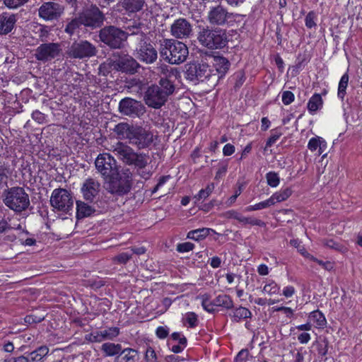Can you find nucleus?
Listing matches in <instances>:
<instances>
[{"instance_id": "obj_1", "label": "nucleus", "mask_w": 362, "mask_h": 362, "mask_svg": "<svg viewBox=\"0 0 362 362\" xmlns=\"http://www.w3.org/2000/svg\"><path fill=\"white\" fill-rule=\"evenodd\" d=\"M159 53L162 59L170 64H180L188 57L187 45L174 39H164L160 44Z\"/></svg>"}, {"instance_id": "obj_2", "label": "nucleus", "mask_w": 362, "mask_h": 362, "mask_svg": "<svg viewBox=\"0 0 362 362\" xmlns=\"http://www.w3.org/2000/svg\"><path fill=\"white\" fill-rule=\"evenodd\" d=\"M197 40L200 45L209 49L225 47L228 42L226 30L209 26L199 27Z\"/></svg>"}, {"instance_id": "obj_3", "label": "nucleus", "mask_w": 362, "mask_h": 362, "mask_svg": "<svg viewBox=\"0 0 362 362\" xmlns=\"http://www.w3.org/2000/svg\"><path fill=\"white\" fill-rule=\"evenodd\" d=\"M3 202L6 206L16 214H21L26 211L30 205L29 194L21 187L5 189L3 194Z\"/></svg>"}, {"instance_id": "obj_4", "label": "nucleus", "mask_w": 362, "mask_h": 362, "mask_svg": "<svg viewBox=\"0 0 362 362\" xmlns=\"http://www.w3.org/2000/svg\"><path fill=\"white\" fill-rule=\"evenodd\" d=\"M105 182L112 194L122 196L127 194L132 188V174L128 168L118 170Z\"/></svg>"}, {"instance_id": "obj_5", "label": "nucleus", "mask_w": 362, "mask_h": 362, "mask_svg": "<svg viewBox=\"0 0 362 362\" xmlns=\"http://www.w3.org/2000/svg\"><path fill=\"white\" fill-rule=\"evenodd\" d=\"M185 75L187 80L192 82H203L216 76L210 66L203 61L193 62L186 64Z\"/></svg>"}, {"instance_id": "obj_6", "label": "nucleus", "mask_w": 362, "mask_h": 362, "mask_svg": "<svg viewBox=\"0 0 362 362\" xmlns=\"http://www.w3.org/2000/svg\"><path fill=\"white\" fill-rule=\"evenodd\" d=\"M101 42L112 49L120 48L127 38L126 32L114 25L105 26L99 33Z\"/></svg>"}, {"instance_id": "obj_7", "label": "nucleus", "mask_w": 362, "mask_h": 362, "mask_svg": "<svg viewBox=\"0 0 362 362\" xmlns=\"http://www.w3.org/2000/svg\"><path fill=\"white\" fill-rule=\"evenodd\" d=\"M100 184L93 178L86 179L81 186V192L83 198L89 203L97 204L102 210H107L108 204L107 202H99Z\"/></svg>"}, {"instance_id": "obj_8", "label": "nucleus", "mask_w": 362, "mask_h": 362, "mask_svg": "<svg viewBox=\"0 0 362 362\" xmlns=\"http://www.w3.org/2000/svg\"><path fill=\"white\" fill-rule=\"evenodd\" d=\"M50 204L58 211L68 214L73 209L74 200L68 190L58 188L53 190L50 198Z\"/></svg>"}, {"instance_id": "obj_9", "label": "nucleus", "mask_w": 362, "mask_h": 362, "mask_svg": "<svg viewBox=\"0 0 362 362\" xmlns=\"http://www.w3.org/2000/svg\"><path fill=\"white\" fill-rule=\"evenodd\" d=\"M233 13L221 4L210 7L207 19L210 24L218 26H229L235 21Z\"/></svg>"}, {"instance_id": "obj_10", "label": "nucleus", "mask_w": 362, "mask_h": 362, "mask_svg": "<svg viewBox=\"0 0 362 362\" xmlns=\"http://www.w3.org/2000/svg\"><path fill=\"white\" fill-rule=\"evenodd\" d=\"M95 165L105 181L119 170L116 160L110 153L99 154L95 159Z\"/></svg>"}, {"instance_id": "obj_11", "label": "nucleus", "mask_w": 362, "mask_h": 362, "mask_svg": "<svg viewBox=\"0 0 362 362\" xmlns=\"http://www.w3.org/2000/svg\"><path fill=\"white\" fill-rule=\"evenodd\" d=\"M95 45L88 40L74 42L67 51L69 57L74 59L89 58L96 54Z\"/></svg>"}, {"instance_id": "obj_12", "label": "nucleus", "mask_w": 362, "mask_h": 362, "mask_svg": "<svg viewBox=\"0 0 362 362\" xmlns=\"http://www.w3.org/2000/svg\"><path fill=\"white\" fill-rule=\"evenodd\" d=\"M85 27L95 29L100 28L103 24L105 16L96 5L91 4L90 7L79 13Z\"/></svg>"}, {"instance_id": "obj_13", "label": "nucleus", "mask_w": 362, "mask_h": 362, "mask_svg": "<svg viewBox=\"0 0 362 362\" xmlns=\"http://www.w3.org/2000/svg\"><path fill=\"white\" fill-rule=\"evenodd\" d=\"M61 50L57 42L42 43L36 48L34 56L37 60L47 62L59 56Z\"/></svg>"}, {"instance_id": "obj_14", "label": "nucleus", "mask_w": 362, "mask_h": 362, "mask_svg": "<svg viewBox=\"0 0 362 362\" xmlns=\"http://www.w3.org/2000/svg\"><path fill=\"white\" fill-rule=\"evenodd\" d=\"M168 98L158 85L150 86L145 92L144 101L149 107L159 109L165 104Z\"/></svg>"}, {"instance_id": "obj_15", "label": "nucleus", "mask_w": 362, "mask_h": 362, "mask_svg": "<svg viewBox=\"0 0 362 362\" xmlns=\"http://www.w3.org/2000/svg\"><path fill=\"white\" fill-rule=\"evenodd\" d=\"M64 11L62 5L54 1H46L38 8V16L46 21H54L61 17Z\"/></svg>"}, {"instance_id": "obj_16", "label": "nucleus", "mask_w": 362, "mask_h": 362, "mask_svg": "<svg viewBox=\"0 0 362 362\" xmlns=\"http://www.w3.org/2000/svg\"><path fill=\"white\" fill-rule=\"evenodd\" d=\"M138 59L147 64L154 63L158 58V52L148 40H141L137 48Z\"/></svg>"}, {"instance_id": "obj_17", "label": "nucleus", "mask_w": 362, "mask_h": 362, "mask_svg": "<svg viewBox=\"0 0 362 362\" xmlns=\"http://www.w3.org/2000/svg\"><path fill=\"white\" fill-rule=\"evenodd\" d=\"M139 67V64L128 54L119 55L113 61L114 69L130 74L136 73Z\"/></svg>"}, {"instance_id": "obj_18", "label": "nucleus", "mask_w": 362, "mask_h": 362, "mask_svg": "<svg viewBox=\"0 0 362 362\" xmlns=\"http://www.w3.org/2000/svg\"><path fill=\"white\" fill-rule=\"evenodd\" d=\"M171 35L177 39H186L192 33V25L184 18L176 19L170 27Z\"/></svg>"}, {"instance_id": "obj_19", "label": "nucleus", "mask_w": 362, "mask_h": 362, "mask_svg": "<svg viewBox=\"0 0 362 362\" xmlns=\"http://www.w3.org/2000/svg\"><path fill=\"white\" fill-rule=\"evenodd\" d=\"M153 134L150 131L141 127H135L130 140L136 144L139 148H144L151 144L153 141Z\"/></svg>"}, {"instance_id": "obj_20", "label": "nucleus", "mask_w": 362, "mask_h": 362, "mask_svg": "<svg viewBox=\"0 0 362 362\" xmlns=\"http://www.w3.org/2000/svg\"><path fill=\"white\" fill-rule=\"evenodd\" d=\"M167 346L174 354L182 353L187 346V339L182 332H174L168 339Z\"/></svg>"}, {"instance_id": "obj_21", "label": "nucleus", "mask_w": 362, "mask_h": 362, "mask_svg": "<svg viewBox=\"0 0 362 362\" xmlns=\"http://www.w3.org/2000/svg\"><path fill=\"white\" fill-rule=\"evenodd\" d=\"M141 106L140 102L130 98H125L120 100L119 110L124 115L134 117L139 115Z\"/></svg>"}, {"instance_id": "obj_22", "label": "nucleus", "mask_w": 362, "mask_h": 362, "mask_svg": "<svg viewBox=\"0 0 362 362\" xmlns=\"http://www.w3.org/2000/svg\"><path fill=\"white\" fill-rule=\"evenodd\" d=\"M18 21L17 15L10 12H3L0 14V35H6L15 28Z\"/></svg>"}, {"instance_id": "obj_23", "label": "nucleus", "mask_w": 362, "mask_h": 362, "mask_svg": "<svg viewBox=\"0 0 362 362\" xmlns=\"http://www.w3.org/2000/svg\"><path fill=\"white\" fill-rule=\"evenodd\" d=\"M211 63L214 68V69L212 70L214 71V74H215L216 76L217 75V80L223 77L230 66L229 60L226 57L220 55L213 56Z\"/></svg>"}, {"instance_id": "obj_24", "label": "nucleus", "mask_w": 362, "mask_h": 362, "mask_svg": "<svg viewBox=\"0 0 362 362\" xmlns=\"http://www.w3.org/2000/svg\"><path fill=\"white\" fill-rule=\"evenodd\" d=\"M177 77V71L174 72L172 70L168 76L165 77H162L158 81V85L160 87V90L163 93V94L168 98L169 95H172L175 89V86L174 84V80L173 78H176Z\"/></svg>"}, {"instance_id": "obj_25", "label": "nucleus", "mask_w": 362, "mask_h": 362, "mask_svg": "<svg viewBox=\"0 0 362 362\" xmlns=\"http://www.w3.org/2000/svg\"><path fill=\"white\" fill-rule=\"evenodd\" d=\"M231 312L228 314L233 322H240L242 320L251 318L252 316V312L247 308L243 306L234 307L230 309Z\"/></svg>"}, {"instance_id": "obj_26", "label": "nucleus", "mask_w": 362, "mask_h": 362, "mask_svg": "<svg viewBox=\"0 0 362 362\" xmlns=\"http://www.w3.org/2000/svg\"><path fill=\"white\" fill-rule=\"evenodd\" d=\"M308 319L313 324V327L317 329H324L327 327L326 317L319 309L311 311L308 315Z\"/></svg>"}, {"instance_id": "obj_27", "label": "nucleus", "mask_w": 362, "mask_h": 362, "mask_svg": "<svg viewBox=\"0 0 362 362\" xmlns=\"http://www.w3.org/2000/svg\"><path fill=\"white\" fill-rule=\"evenodd\" d=\"M134 128V127L129 125L128 123L120 122L115 125L113 131L117 134L118 139H128L130 140Z\"/></svg>"}, {"instance_id": "obj_28", "label": "nucleus", "mask_w": 362, "mask_h": 362, "mask_svg": "<svg viewBox=\"0 0 362 362\" xmlns=\"http://www.w3.org/2000/svg\"><path fill=\"white\" fill-rule=\"evenodd\" d=\"M121 6L127 13H135L142 10L145 0H121Z\"/></svg>"}, {"instance_id": "obj_29", "label": "nucleus", "mask_w": 362, "mask_h": 362, "mask_svg": "<svg viewBox=\"0 0 362 362\" xmlns=\"http://www.w3.org/2000/svg\"><path fill=\"white\" fill-rule=\"evenodd\" d=\"M12 173L13 171L8 164L0 162V190L8 188V184Z\"/></svg>"}, {"instance_id": "obj_30", "label": "nucleus", "mask_w": 362, "mask_h": 362, "mask_svg": "<svg viewBox=\"0 0 362 362\" xmlns=\"http://www.w3.org/2000/svg\"><path fill=\"white\" fill-rule=\"evenodd\" d=\"M95 211V209L82 201H76V214L77 219H82L91 216Z\"/></svg>"}, {"instance_id": "obj_31", "label": "nucleus", "mask_w": 362, "mask_h": 362, "mask_svg": "<svg viewBox=\"0 0 362 362\" xmlns=\"http://www.w3.org/2000/svg\"><path fill=\"white\" fill-rule=\"evenodd\" d=\"M211 232L215 233V230L209 228H201L192 230L187 233V238L194 241L203 240L210 235Z\"/></svg>"}, {"instance_id": "obj_32", "label": "nucleus", "mask_w": 362, "mask_h": 362, "mask_svg": "<svg viewBox=\"0 0 362 362\" xmlns=\"http://www.w3.org/2000/svg\"><path fill=\"white\" fill-rule=\"evenodd\" d=\"M11 218L9 217L4 216L0 219V235H6L11 230H21L22 226L21 223L12 224Z\"/></svg>"}, {"instance_id": "obj_33", "label": "nucleus", "mask_w": 362, "mask_h": 362, "mask_svg": "<svg viewBox=\"0 0 362 362\" xmlns=\"http://www.w3.org/2000/svg\"><path fill=\"white\" fill-rule=\"evenodd\" d=\"M214 305L216 307H221L226 310L233 308V300L232 298L227 294H220L214 299Z\"/></svg>"}, {"instance_id": "obj_34", "label": "nucleus", "mask_w": 362, "mask_h": 362, "mask_svg": "<svg viewBox=\"0 0 362 362\" xmlns=\"http://www.w3.org/2000/svg\"><path fill=\"white\" fill-rule=\"evenodd\" d=\"M323 106V100L322 96L319 93H314L309 99L307 107L311 115H314L318 110Z\"/></svg>"}, {"instance_id": "obj_35", "label": "nucleus", "mask_w": 362, "mask_h": 362, "mask_svg": "<svg viewBox=\"0 0 362 362\" xmlns=\"http://www.w3.org/2000/svg\"><path fill=\"white\" fill-rule=\"evenodd\" d=\"M82 25H83V23L80 16L78 15V17L71 18L69 21L67 22L64 28V32L69 36H72L75 33H78Z\"/></svg>"}, {"instance_id": "obj_36", "label": "nucleus", "mask_w": 362, "mask_h": 362, "mask_svg": "<svg viewBox=\"0 0 362 362\" xmlns=\"http://www.w3.org/2000/svg\"><path fill=\"white\" fill-rule=\"evenodd\" d=\"M122 345L120 344H115L112 342H105L101 346V351L105 356H115L119 355L121 352Z\"/></svg>"}, {"instance_id": "obj_37", "label": "nucleus", "mask_w": 362, "mask_h": 362, "mask_svg": "<svg viewBox=\"0 0 362 362\" xmlns=\"http://www.w3.org/2000/svg\"><path fill=\"white\" fill-rule=\"evenodd\" d=\"M127 165H134L137 170L145 169L148 164L147 156L145 154L133 153L131 159L127 161Z\"/></svg>"}, {"instance_id": "obj_38", "label": "nucleus", "mask_w": 362, "mask_h": 362, "mask_svg": "<svg viewBox=\"0 0 362 362\" xmlns=\"http://www.w3.org/2000/svg\"><path fill=\"white\" fill-rule=\"evenodd\" d=\"M115 152L119 156V157L125 163L131 159V157L134 153V151L129 146L124 145L122 143H118L115 148Z\"/></svg>"}, {"instance_id": "obj_39", "label": "nucleus", "mask_w": 362, "mask_h": 362, "mask_svg": "<svg viewBox=\"0 0 362 362\" xmlns=\"http://www.w3.org/2000/svg\"><path fill=\"white\" fill-rule=\"evenodd\" d=\"M48 354V346L43 345L30 352L28 358H29V362H40Z\"/></svg>"}, {"instance_id": "obj_40", "label": "nucleus", "mask_w": 362, "mask_h": 362, "mask_svg": "<svg viewBox=\"0 0 362 362\" xmlns=\"http://www.w3.org/2000/svg\"><path fill=\"white\" fill-rule=\"evenodd\" d=\"M293 193L291 187L281 188L280 190L274 192L271 197L273 205L276 203L282 202L287 200Z\"/></svg>"}, {"instance_id": "obj_41", "label": "nucleus", "mask_w": 362, "mask_h": 362, "mask_svg": "<svg viewBox=\"0 0 362 362\" xmlns=\"http://www.w3.org/2000/svg\"><path fill=\"white\" fill-rule=\"evenodd\" d=\"M349 76L347 71L341 76L338 85L337 97L341 101L344 100V98L346 95V88L349 83Z\"/></svg>"}, {"instance_id": "obj_42", "label": "nucleus", "mask_w": 362, "mask_h": 362, "mask_svg": "<svg viewBox=\"0 0 362 362\" xmlns=\"http://www.w3.org/2000/svg\"><path fill=\"white\" fill-rule=\"evenodd\" d=\"M119 355L122 356L124 362H136L139 359V351L132 348H122Z\"/></svg>"}, {"instance_id": "obj_43", "label": "nucleus", "mask_w": 362, "mask_h": 362, "mask_svg": "<svg viewBox=\"0 0 362 362\" xmlns=\"http://www.w3.org/2000/svg\"><path fill=\"white\" fill-rule=\"evenodd\" d=\"M182 324L188 328H195L199 324L198 315L194 312L186 313L182 318Z\"/></svg>"}, {"instance_id": "obj_44", "label": "nucleus", "mask_w": 362, "mask_h": 362, "mask_svg": "<svg viewBox=\"0 0 362 362\" xmlns=\"http://www.w3.org/2000/svg\"><path fill=\"white\" fill-rule=\"evenodd\" d=\"M311 59L310 54L305 51L303 53H299L296 58V62L295 65L296 72L298 73L299 70H301L305 64H307Z\"/></svg>"}, {"instance_id": "obj_45", "label": "nucleus", "mask_w": 362, "mask_h": 362, "mask_svg": "<svg viewBox=\"0 0 362 362\" xmlns=\"http://www.w3.org/2000/svg\"><path fill=\"white\" fill-rule=\"evenodd\" d=\"M215 188V185L213 182L209 183L206 188L202 189L199 192L194 195V199L196 202H199L201 199H206L213 192Z\"/></svg>"}, {"instance_id": "obj_46", "label": "nucleus", "mask_w": 362, "mask_h": 362, "mask_svg": "<svg viewBox=\"0 0 362 362\" xmlns=\"http://www.w3.org/2000/svg\"><path fill=\"white\" fill-rule=\"evenodd\" d=\"M202 300V306L203 309L211 314H214L216 312V309L214 305V300L210 299V296L209 294H204L201 296Z\"/></svg>"}, {"instance_id": "obj_47", "label": "nucleus", "mask_w": 362, "mask_h": 362, "mask_svg": "<svg viewBox=\"0 0 362 362\" xmlns=\"http://www.w3.org/2000/svg\"><path fill=\"white\" fill-rule=\"evenodd\" d=\"M234 80V89L235 90L240 88L246 80V76L244 70H239L234 73L233 76Z\"/></svg>"}, {"instance_id": "obj_48", "label": "nucleus", "mask_w": 362, "mask_h": 362, "mask_svg": "<svg viewBox=\"0 0 362 362\" xmlns=\"http://www.w3.org/2000/svg\"><path fill=\"white\" fill-rule=\"evenodd\" d=\"M282 134L283 133L280 128H275L272 129L271 135L266 141L265 149L274 145L277 141V140L279 139Z\"/></svg>"}, {"instance_id": "obj_49", "label": "nucleus", "mask_w": 362, "mask_h": 362, "mask_svg": "<svg viewBox=\"0 0 362 362\" xmlns=\"http://www.w3.org/2000/svg\"><path fill=\"white\" fill-rule=\"evenodd\" d=\"M240 223H241L244 226L250 225L251 226H259V227H264L266 225L263 221H262L259 218H253V217H246V216H244L243 215L242 216Z\"/></svg>"}, {"instance_id": "obj_50", "label": "nucleus", "mask_w": 362, "mask_h": 362, "mask_svg": "<svg viewBox=\"0 0 362 362\" xmlns=\"http://www.w3.org/2000/svg\"><path fill=\"white\" fill-rule=\"evenodd\" d=\"M132 257V252H121L112 258V261L117 264H126Z\"/></svg>"}, {"instance_id": "obj_51", "label": "nucleus", "mask_w": 362, "mask_h": 362, "mask_svg": "<svg viewBox=\"0 0 362 362\" xmlns=\"http://www.w3.org/2000/svg\"><path fill=\"white\" fill-rule=\"evenodd\" d=\"M267 185L271 187H276L280 183L279 174L274 171H269L265 175Z\"/></svg>"}, {"instance_id": "obj_52", "label": "nucleus", "mask_w": 362, "mask_h": 362, "mask_svg": "<svg viewBox=\"0 0 362 362\" xmlns=\"http://www.w3.org/2000/svg\"><path fill=\"white\" fill-rule=\"evenodd\" d=\"M317 14L314 11H309L305 18V25L307 28L312 29L317 27Z\"/></svg>"}, {"instance_id": "obj_53", "label": "nucleus", "mask_w": 362, "mask_h": 362, "mask_svg": "<svg viewBox=\"0 0 362 362\" xmlns=\"http://www.w3.org/2000/svg\"><path fill=\"white\" fill-rule=\"evenodd\" d=\"M119 328L117 327H111L102 331L104 340H112L119 334Z\"/></svg>"}, {"instance_id": "obj_54", "label": "nucleus", "mask_w": 362, "mask_h": 362, "mask_svg": "<svg viewBox=\"0 0 362 362\" xmlns=\"http://www.w3.org/2000/svg\"><path fill=\"white\" fill-rule=\"evenodd\" d=\"M280 289L279 286L273 280H269L267 282L263 288V292L269 295L276 294Z\"/></svg>"}, {"instance_id": "obj_55", "label": "nucleus", "mask_w": 362, "mask_h": 362, "mask_svg": "<svg viewBox=\"0 0 362 362\" xmlns=\"http://www.w3.org/2000/svg\"><path fill=\"white\" fill-rule=\"evenodd\" d=\"M145 362H158V356L155 349L151 346H147L144 353Z\"/></svg>"}, {"instance_id": "obj_56", "label": "nucleus", "mask_w": 362, "mask_h": 362, "mask_svg": "<svg viewBox=\"0 0 362 362\" xmlns=\"http://www.w3.org/2000/svg\"><path fill=\"white\" fill-rule=\"evenodd\" d=\"M85 339L91 343H99L104 341L102 331L93 332L85 336Z\"/></svg>"}, {"instance_id": "obj_57", "label": "nucleus", "mask_w": 362, "mask_h": 362, "mask_svg": "<svg viewBox=\"0 0 362 362\" xmlns=\"http://www.w3.org/2000/svg\"><path fill=\"white\" fill-rule=\"evenodd\" d=\"M195 245L194 243L190 242H185L178 243L176 245V250L180 253H185L192 251Z\"/></svg>"}, {"instance_id": "obj_58", "label": "nucleus", "mask_w": 362, "mask_h": 362, "mask_svg": "<svg viewBox=\"0 0 362 362\" xmlns=\"http://www.w3.org/2000/svg\"><path fill=\"white\" fill-rule=\"evenodd\" d=\"M21 230H22V232L19 234V241L21 242V243L25 246L35 245L36 244V240L34 238H27L25 239L23 237V234L28 235L30 233L26 230H25L22 229Z\"/></svg>"}, {"instance_id": "obj_59", "label": "nucleus", "mask_w": 362, "mask_h": 362, "mask_svg": "<svg viewBox=\"0 0 362 362\" xmlns=\"http://www.w3.org/2000/svg\"><path fill=\"white\" fill-rule=\"evenodd\" d=\"M45 320L44 315H37L35 314L27 315L24 317V321L25 323L32 325V324H37L42 322Z\"/></svg>"}, {"instance_id": "obj_60", "label": "nucleus", "mask_w": 362, "mask_h": 362, "mask_svg": "<svg viewBox=\"0 0 362 362\" xmlns=\"http://www.w3.org/2000/svg\"><path fill=\"white\" fill-rule=\"evenodd\" d=\"M321 139L322 137L317 136L310 138L308 143V148L312 152L318 151Z\"/></svg>"}, {"instance_id": "obj_61", "label": "nucleus", "mask_w": 362, "mask_h": 362, "mask_svg": "<svg viewBox=\"0 0 362 362\" xmlns=\"http://www.w3.org/2000/svg\"><path fill=\"white\" fill-rule=\"evenodd\" d=\"M155 333L159 339H165L168 336L170 337V329L167 326H158L156 329Z\"/></svg>"}, {"instance_id": "obj_62", "label": "nucleus", "mask_w": 362, "mask_h": 362, "mask_svg": "<svg viewBox=\"0 0 362 362\" xmlns=\"http://www.w3.org/2000/svg\"><path fill=\"white\" fill-rule=\"evenodd\" d=\"M329 345L327 341H324V343L319 344L317 347L318 358L320 360H324L325 357L327 356L328 353Z\"/></svg>"}, {"instance_id": "obj_63", "label": "nucleus", "mask_w": 362, "mask_h": 362, "mask_svg": "<svg viewBox=\"0 0 362 362\" xmlns=\"http://www.w3.org/2000/svg\"><path fill=\"white\" fill-rule=\"evenodd\" d=\"M113 69V62L112 63H103L99 66L98 74L100 76H107L110 73Z\"/></svg>"}, {"instance_id": "obj_64", "label": "nucleus", "mask_w": 362, "mask_h": 362, "mask_svg": "<svg viewBox=\"0 0 362 362\" xmlns=\"http://www.w3.org/2000/svg\"><path fill=\"white\" fill-rule=\"evenodd\" d=\"M38 37L42 42L47 40L49 34V29L48 26L40 25L38 30L37 31Z\"/></svg>"}]
</instances>
